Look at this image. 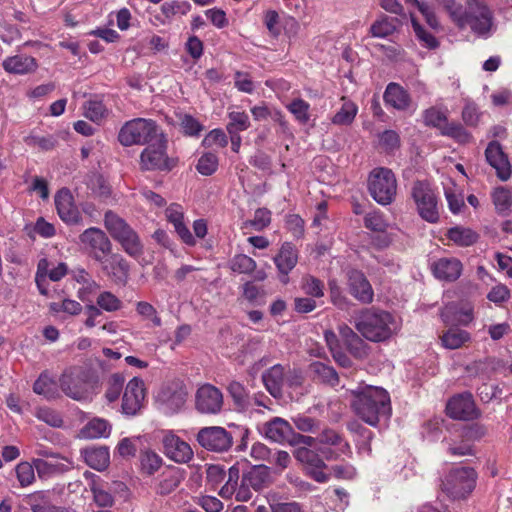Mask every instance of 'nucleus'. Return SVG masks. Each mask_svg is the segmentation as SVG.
I'll return each instance as SVG.
<instances>
[{
    "label": "nucleus",
    "instance_id": "48",
    "mask_svg": "<svg viewBox=\"0 0 512 512\" xmlns=\"http://www.w3.org/2000/svg\"><path fill=\"white\" fill-rule=\"evenodd\" d=\"M294 457L297 461L305 465L306 470L317 465H324L319 455L307 447L297 448L294 451Z\"/></svg>",
    "mask_w": 512,
    "mask_h": 512
},
{
    "label": "nucleus",
    "instance_id": "53",
    "mask_svg": "<svg viewBox=\"0 0 512 512\" xmlns=\"http://www.w3.org/2000/svg\"><path fill=\"white\" fill-rule=\"evenodd\" d=\"M24 142L30 147H38L44 151L52 150L57 144L53 136H40L34 133L26 136Z\"/></svg>",
    "mask_w": 512,
    "mask_h": 512
},
{
    "label": "nucleus",
    "instance_id": "2",
    "mask_svg": "<svg viewBox=\"0 0 512 512\" xmlns=\"http://www.w3.org/2000/svg\"><path fill=\"white\" fill-rule=\"evenodd\" d=\"M355 329L368 341L379 343L391 339L400 330V321L384 310L365 309L355 319Z\"/></svg>",
    "mask_w": 512,
    "mask_h": 512
},
{
    "label": "nucleus",
    "instance_id": "44",
    "mask_svg": "<svg viewBox=\"0 0 512 512\" xmlns=\"http://www.w3.org/2000/svg\"><path fill=\"white\" fill-rule=\"evenodd\" d=\"M35 416L40 421L53 428H61L64 420L59 412L48 407H39L35 411Z\"/></svg>",
    "mask_w": 512,
    "mask_h": 512
},
{
    "label": "nucleus",
    "instance_id": "1",
    "mask_svg": "<svg viewBox=\"0 0 512 512\" xmlns=\"http://www.w3.org/2000/svg\"><path fill=\"white\" fill-rule=\"evenodd\" d=\"M351 406L354 412L367 424L376 426L381 418L391 415L388 392L377 386L366 385L352 391Z\"/></svg>",
    "mask_w": 512,
    "mask_h": 512
},
{
    "label": "nucleus",
    "instance_id": "38",
    "mask_svg": "<svg viewBox=\"0 0 512 512\" xmlns=\"http://www.w3.org/2000/svg\"><path fill=\"white\" fill-rule=\"evenodd\" d=\"M447 237L459 246H470L474 244L478 235L470 228L456 226L448 230Z\"/></svg>",
    "mask_w": 512,
    "mask_h": 512
},
{
    "label": "nucleus",
    "instance_id": "41",
    "mask_svg": "<svg viewBox=\"0 0 512 512\" xmlns=\"http://www.w3.org/2000/svg\"><path fill=\"white\" fill-rule=\"evenodd\" d=\"M228 119L226 128L230 135L238 134L250 127L249 116L244 111H231L228 113Z\"/></svg>",
    "mask_w": 512,
    "mask_h": 512
},
{
    "label": "nucleus",
    "instance_id": "10",
    "mask_svg": "<svg viewBox=\"0 0 512 512\" xmlns=\"http://www.w3.org/2000/svg\"><path fill=\"white\" fill-rule=\"evenodd\" d=\"M166 149L167 139L161 133L142 151L140 156L142 168L145 170H171L175 162L167 156Z\"/></svg>",
    "mask_w": 512,
    "mask_h": 512
},
{
    "label": "nucleus",
    "instance_id": "55",
    "mask_svg": "<svg viewBox=\"0 0 512 512\" xmlns=\"http://www.w3.org/2000/svg\"><path fill=\"white\" fill-rule=\"evenodd\" d=\"M441 134L449 136L461 143H466L470 140V134L458 123H447L442 127Z\"/></svg>",
    "mask_w": 512,
    "mask_h": 512
},
{
    "label": "nucleus",
    "instance_id": "50",
    "mask_svg": "<svg viewBox=\"0 0 512 512\" xmlns=\"http://www.w3.org/2000/svg\"><path fill=\"white\" fill-rule=\"evenodd\" d=\"M287 108L301 124H306L310 120V105L303 99H294Z\"/></svg>",
    "mask_w": 512,
    "mask_h": 512
},
{
    "label": "nucleus",
    "instance_id": "8",
    "mask_svg": "<svg viewBox=\"0 0 512 512\" xmlns=\"http://www.w3.org/2000/svg\"><path fill=\"white\" fill-rule=\"evenodd\" d=\"M368 191L378 204H391L397 193V180L392 170L384 167L372 170L368 178Z\"/></svg>",
    "mask_w": 512,
    "mask_h": 512
},
{
    "label": "nucleus",
    "instance_id": "51",
    "mask_svg": "<svg viewBox=\"0 0 512 512\" xmlns=\"http://www.w3.org/2000/svg\"><path fill=\"white\" fill-rule=\"evenodd\" d=\"M91 492L93 494V500L99 507H112L114 504V497L112 494L102 485L93 482L91 484Z\"/></svg>",
    "mask_w": 512,
    "mask_h": 512
},
{
    "label": "nucleus",
    "instance_id": "26",
    "mask_svg": "<svg viewBox=\"0 0 512 512\" xmlns=\"http://www.w3.org/2000/svg\"><path fill=\"white\" fill-rule=\"evenodd\" d=\"M434 275L442 280L455 281L462 271V264L456 258H441L433 264Z\"/></svg>",
    "mask_w": 512,
    "mask_h": 512
},
{
    "label": "nucleus",
    "instance_id": "36",
    "mask_svg": "<svg viewBox=\"0 0 512 512\" xmlns=\"http://www.w3.org/2000/svg\"><path fill=\"white\" fill-rule=\"evenodd\" d=\"M309 369L315 379L330 386L338 385L339 377L333 367L322 362H313L310 364Z\"/></svg>",
    "mask_w": 512,
    "mask_h": 512
},
{
    "label": "nucleus",
    "instance_id": "39",
    "mask_svg": "<svg viewBox=\"0 0 512 512\" xmlns=\"http://www.w3.org/2000/svg\"><path fill=\"white\" fill-rule=\"evenodd\" d=\"M83 114L89 120L100 123L108 115V109L99 99H90L83 105Z\"/></svg>",
    "mask_w": 512,
    "mask_h": 512
},
{
    "label": "nucleus",
    "instance_id": "16",
    "mask_svg": "<svg viewBox=\"0 0 512 512\" xmlns=\"http://www.w3.org/2000/svg\"><path fill=\"white\" fill-rule=\"evenodd\" d=\"M145 399V387L142 379L132 378L126 385L122 398V411L126 415H136Z\"/></svg>",
    "mask_w": 512,
    "mask_h": 512
},
{
    "label": "nucleus",
    "instance_id": "60",
    "mask_svg": "<svg viewBox=\"0 0 512 512\" xmlns=\"http://www.w3.org/2000/svg\"><path fill=\"white\" fill-rule=\"evenodd\" d=\"M497 360L475 361L466 367L470 377H487V370L497 366Z\"/></svg>",
    "mask_w": 512,
    "mask_h": 512
},
{
    "label": "nucleus",
    "instance_id": "54",
    "mask_svg": "<svg viewBox=\"0 0 512 512\" xmlns=\"http://www.w3.org/2000/svg\"><path fill=\"white\" fill-rule=\"evenodd\" d=\"M301 288L305 294L312 297H322L324 295V284L311 275L302 278Z\"/></svg>",
    "mask_w": 512,
    "mask_h": 512
},
{
    "label": "nucleus",
    "instance_id": "34",
    "mask_svg": "<svg viewBox=\"0 0 512 512\" xmlns=\"http://www.w3.org/2000/svg\"><path fill=\"white\" fill-rule=\"evenodd\" d=\"M341 101L342 105L331 118V122L338 126H349L353 123L358 113V106L344 96L341 98Z\"/></svg>",
    "mask_w": 512,
    "mask_h": 512
},
{
    "label": "nucleus",
    "instance_id": "47",
    "mask_svg": "<svg viewBox=\"0 0 512 512\" xmlns=\"http://www.w3.org/2000/svg\"><path fill=\"white\" fill-rule=\"evenodd\" d=\"M495 209L500 214H506L512 204V196L508 189L500 187L494 190L492 194Z\"/></svg>",
    "mask_w": 512,
    "mask_h": 512
},
{
    "label": "nucleus",
    "instance_id": "28",
    "mask_svg": "<svg viewBox=\"0 0 512 512\" xmlns=\"http://www.w3.org/2000/svg\"><path fill=\"white\" fill-rule=\"evenodd\" d=\"M112 426L108 420L95 417L89 420L79 431L83 439L107 438L111 434Z\"/></svg>",
    "mask_w": 512,
    "mask_h": 512
},
{
    "label": "nucleus",
    "instance_id": "27",
    "mask_svg": "<svg viewBox=\"0 0 512 512\" xmlns=\"http://www.w3.org/2000/svg\"><path fill=\"white\" fill-rule=\"evenodd\" d=\"M297 261L298 255L295 248L290 243H284L279 253L274 258L278 270L284 275L281 279L283 283H287V275L295 267Z\"/></svg>",
    "mask_w": 512,
    "mask_h": 512
},
{
    "label": "nucleus",
    "instance_id": "29",
    "mask_svg": "<svg viewBox=\"0 0 512 512\" xmlns=\"http://www.w3.org/2000/svg\"><path fill=\"white\" fill-rule=\"evenodd\" d=\"M262 379L266 389L272 396H280L282 392V386L285 383L284 367L280 364L272 366L263 374Z\"/></svg>",
    "mask_w": 512,
    "mask_h": 512
},
{
    "label": "nucleus",
    "instance_id": "21",
    "mask_svg": "<svg viewBox=\"0 0 512 512\" xmlns=\"http://www.w3.org/2000/svg\"><path fill=\"white\" fill-rule=\"evenodd\" d=\"M262 433L272 442L291 444L294 429L288 421L280 417H274L265 422L261 428Z\"/></svg>",
    "mask_w": 512,
    "mask_h": 512
},
{
    "label": "nucleus",
    "instance_id": "49",
    "mask_svg": "<svg viewBox=\"0 0 512 512\" xmlns=\"http://www.w3.org/2000/svg\"><path fill=\"white\" fill-rule=\"evenodd\" d=\"M270 223L271 212L266 208H259L255 211L253 219L244 222V228L252 227L256 231H261Z\"/></svg>",
    "mask_w": 512,
    "mask_h": 512
},
{
    "label": "nucleus",
    "instance_id": "24",
    "mask_svg": "<svg viewBox=\"0 0 512 512\" xmlns=\"http://www.w3.org/2000/svg\"><path fill=\"white\" fill-rule=\"evenodd\" d=\"M3 69L14 75H27L38 69L37 60L26 54H16L5 58L2 62Z\"/></svg>",
    "mask_w": 512,
    "mask_h": 512
},
{
    "label": "nucleus",
    "instance_id": "4",
    "mask_svg": "<svg viewBox=\"0 0 512 512\" xmlns=\"http://www.w3.org/2000/svg\"><path fill=\"white\" fill-rule=\"evenodd\" d=\"M61 391L78 402H89L95 394L96 381L89 370L82 366L65 369L58 379Z\"/></svg>",
    "mask_w": 512,
    "mask_h": 512
},
{
    "label": "nucleus",
    "instance_id": "35",
    "mask_svg": "<svg viewBox=\"0 0 512 512\" xmlns=\"http://www.w3.org/2000/svg\"><path fill=\"white\" fill-rule=\"evenodd\" d=\"M183 480V472L176 467L165 469L160 475L158 491L160 494L166 495L173 492Z\"/></svg>",
    "mask_w": 512,
    "mask_h": 512
},
{
    "label": "nucleus",
    "instance_id": "37",
    "mask_svg": "<svg viewBox=\"0 0 512 512\" xmlns=\"http://www.w3.org/2000/svg\"><path fill=\"white\" fill-rule=\"evenodd\" d=\"M398 22L396 18L381 16L371 25L369 33L372 37H388L395 32Z\"/></svg>",
    "mask_w": 512,
    "mask_h": 512
},
{
    "label": "nucleus",
    "instance_id": "31",
    "mask_svg": "<svg viewBox=\"0 0 512 512\" xmlns=\"http://www.w3.org/2000/svg\"><path fill=\"white\" fill-rule=\"evenodd\" d=\"M242 478L245 484L250 485L255 491H259L271 483L270 468L264 465L254 466Z\"/></svg>",
    "mask_w": 512,
    "mask_h": 512
},
{
    "label": "nucleus",
    "instance_id": "30",
    "mask_svg": "<svg viewBox=\"0 0 512 512\" xmlns=\"http://www.w3.org/2000/svg\"><path fill=\"white\" fill-rule=\"evenodd\" d=\"M187 392L182 386L165 387L158 393V399L171 411L180 409L186 402Z\"/></svg>",
    "mask_w": 512,
    "mask_h": 512
},
{
    "label": "nucleus",
    "instance_id": "46",
    "mask_svg": "<svg viewBox=\"0 0 512 512\" xmlns=\"http://www.w3.org/2000/svg\"><path fill=\"white\" fill-rule=\"evenodd\" d=\"M35 470L33 461L31 463L23 461L17 464L15 472L21 487H27L35 481Z\"/></svg>",
    "mask_w": 512,
    "mask_h": 512
},
{
    "label": "nucleus",
    "instance_id": "45",
    "mask_svg": "<svg viewBox=\"0 0 512 512\" xmlns=\"http://www.w3.org/2000/svg\"><path fill=\"white\" fill-rule=\"evenodd\" d=\"M229 265L232 271L240 274H249L253 272L257 266L255 260L245 254L235 255L230 260Z\"/></svg>",
    "mask_w": 512,
    "mask_h": 512
},
{
    "label": "nucleus",
    "instance_id": "6",
    "mask_svg": "<svg viewBox=\"0 0 512 512\" xmlns=\"http://www.w3.org/2000/svg\"><path fill=\"white\" fill-rule=\"evenodd\" d=\"M163 133L155 121L135 118L127 121L118 133V141L125 147L148 144Z\"/></svg>",
    "mask_w": 512,
    "mask_h": 512
},
{
    "label": "nucleus",
    "instance_id": "58",
    "mask_svg": "<svg viewBox=\"0 0 512 512\" xmlns=\"http://www.w3.org/2000/svg\"><path fill=\"white\" fill-rule=\"evenodd\" d=\"M218 167V158L213 153H206L200 157L197 164V170L200 174L212 175Z\"/></svg>",
    "mask_w": 512,
    "mask_h": 512
},
{
    "label": "nucleus",
    "instance_id": "57",
    "mask_svg": "<svg viewBox=\"0 0 512 512\" xmlns=\"http://www.w3.org/2000/svg\"><path fill=\"white\" fill-rule=\"evenodd\" d=\"M162 465V458L153 451H145L141 454V467L142 470L152 475Z\"/></svg>",
    "mask_w": 512,
    "mask_h": 512
},
{
    "label": "nucleus",
    "instance_id": "61",
    "mask_svg": "<svg viewBox=\"0 0 512 512\" xmlns=\"http://www.w3.org/2000/svg\"><path fill=\"white\" fill-rule=\"evenodd\" d=\"M364 225L375 232H384L388 226L382 213L377 211L370 212L365 216Z\"/></svg>",
    "mask_w": 512,
    "mask_h": 512
},
{
    "label": "nucleus",
    "instance_id": "14",
    "mask_svg": "<svg viewBox=\"0 0 512 512\" xmlns=\"http://www.w3.org/2000/svg\"><path fill=\"white\" fill-rule=\"evenodd\" d=\"M103 273L116 285L126 286L130 279V264L119 253H111L98 261Z\"/></svg>",
    "mask_w": 512,
    "mask_h": 512
},
{
    "label": "nucleus",
    "instance_id": "15",
    "mask_svg": "<svg viewBox=\"0 0 512 512\" xmlns=\"http://www.w3.org/2000/svg\"><path fill=\"white\" fill-rule=\"evenodd\" d=\"M163 452L170 460L185 464L193 458L190 445L172 432H166L162 438Z\"/></svg>",
    "mask_w": 512,
    "mask_h": 512
},
{
    "label": "nucleus",
    "instance_id": "9",
    "mask_svg": "<svg viewBox=\"0 0 512 512\" xmlns=\"http://www.w3.org/2000/svg\"><path fill=\"white\" fill-rule=\"evenodd\" d=\"M411 197L422 219L429 223L439 220L437 198L430 184L426 181H416L411 188Z\"/></svg>",
    "mask_w": 512,
    "mask_h": 512
},
{
    "label": "nucleus",
    "instance_id": "20",
    "mask_svg": "<svg viewBox=\"0 0 512 512\" xmlns=\"http://www.w3.org/2000/svg\"><path fill=\"white\" fill-rule=\"evenodd\" d=\"M238 479H239V468L236 466H232L228 470V479L224 486L220 489V496L223 498H231L232 495H235V499L239 502H247L252 498V492L250 490L251 486L245 484L244 479L242 478L241 484L238 487Z\"/></svg>",
    "mask_w": 512,
    "mask_h": 512
},
{
    "label": "nucleus",
    "instance_id": "40",
    "mask_svg": "<svg viewBox=\"0 0 512 512\" xmlns=\"http://www.w3.org/2000/svg\"><path fill=\"white\" fill-rule=\"evenodd\" d=\"M443 345L448 349H458L470 341V334L461 329H449L441 338Z\"/></svg>",
    "mask_w": 512,
    "mask_h": 512
},
{
    "label": "nucleus",
    "instance_id": "43",
    "mask_svg": "<svg viewBox=\"0 0 512 512\" xmlns=\"http://www.w3.org/2000/svg\"><path fill=\"white\" fill-rule=\"evenodd\" d=\"M27 503L32 512H54L56 506L51 504L44 492H35L28 496Z\"/></svg>",
    "mask_w": 512,
    "mask_h": 512
},
{
    "label": "nucleus",
    "instance_id": "33",
    "mask_svg": "<svg viewBox=\"0 0 512 512\" xmlns=\"http://www.w3.org/2000/svg\"><path fill=\"white\" fill-rule=\"evenodd\" d=\"M82 454L86 464L95 470H104L109 464V451L106 447L87 448Z\"/></svg>",
    "mask_w": 512,
    "mask_h": 512
},
{
    "label": "nucleus",
    "instance_id": "5",
    "mask_svg": "<svg viewBox=\"0 0 512 512\" xmlns=\"http://www.w3.org/2000/svg\"><path fill=\"white\" fill-rule=\"evenodd\" d=\"M104 226L130 257L138 258L143 254L144 246L138 233L119 215L107 211L104 215Z\"/></svg>",
    "mask_w": 512,
    "mask_h": 512
},
{
    "label": "nucleus",
    "instance_id": "17",
    "mask_svg": "<svg viewBox=\"0 0 512 512\" xmlns=\"http://www.w3.org/2000/svg\"><path fill=\"white\" fill-rule=\"evenodd\" d=\"M446 411L451 418L458 420H472L478 416V411L470 393L452 397L447 403Z\"/></svg>",
    "mask_w": 512,
    "mask_h": 512
},
{
    "label": "nucleus",
    "instance_id": "59",
    "mask_svg": "<svg viewBox=\"0 0 512 512\" xmlns=\"http://www.w3.org/2000/svg\"><path fill=\"white\" fill-rule=\"evenodd\" d=\"M48 265H49V262L47 259H41L38 262V266H37L35 282H36L39 292L42 295L48 294V282H47Z\"/></svg>",
    "mask_w": 512,
    "mask_h": 512
},
{
    "label": "nucleus",
    "instance_id": "13",
    "mask_svg": "<svg viewBox=\"0 0 512 512\" xmlns=\"http://www.w3.org/2000/svg\"><path fill=\"white\" fill-rule=\"evenodd\" d=\"M197 441L203 448L209 451L225 452L231 448L233 437L225 428L211 426L199 430Z\"/></svg>",
    "mask_w": 512,
    "mask_h": 512
},
{
    "label": "nucleus",
    "instance_id": "56",
    "mask_svg": "<svg viewBox=\"0 0 512 512\" xmlns=\"http://www.w3.org/2000/svg\"><path fill=\"white\" fill-rule=\"evenodd\" d=\"M97 305L107 312H114L122 307V301L113 293L103 291L97 297Z\"/></svg>",
    "mask_w": 512,
    "mask_h": 512
},
{
    "label": "nucleus",
    "instance_id": "12",
    "mask_svg": "<svg viewBox=\"0 0 512 512\" xmlns=\"http://www.w3.org/2000/svg\"><path fill=\"white\" fill-rule=\"evenodd\" d=\"M224 405L223 393L212 384L201 385L195 393V408L201 414L217 415Z\"/></svg>",
    "mask_w": 512,
    "mask_h": 512
},
{
    "label": "nucleus",
    "instance_id": "63",
    "mask_svg": "<svg viewBox=\"0 0 512 512\" xmlns=\"http://www.w3.org/2000/svg\"><path fill=\"white\" fill-rule=\"evenodd\" d=\"M234 85L240 92H244L247 94L253 93L255 89V85L250 74L243 71L235 72Z\"/></svg>",
    "mask_w": 512,
    "mask_h": 512
},
{
    "label": "nucleus",
    "instance_id": "42",
    "mask_svg": "<svg viewBox=\"0 0 512 512\" xmlns=\"http://www.w3.org/2000/svg\"><path fill=\"white\" fill-rule=\"evenodd\" d=\"M317 439L320 444L338 447L342 453L349 450L348 443L343 440L337 431L331 428H324L318 435Z\"/></svg>",
    "mask_w": 512,
    "mask_h": 512
},
{
    "label": "nucleus",
    "instance_id": "23",
    "mask_svg": "<svg viewBox=\"0 0 512 512\" xmlns=\"http://www.w3.org/2000/svg\"><path fill=\"white\" fill-rule=\"evenodd\" d=\"M485 157L487 162L496 170L500 180L507 181L511 177V165L498 142L492 141L488 144L485 150Z\"/></svg>",
    "mask_w": 512,
    "mask_h": 512
},
{
    "label": "nucleus",
    "instance_id": "64",
    "mask_svg": "<svg viewBox=\"0 0 512 512\" xmlns=\"http://www.w3.org/2000/svg\"><path fill=\"white\" fill-rule=\"evenodd\" d=\"M345 345L349 352L356 358L362 359L368 355L369 347L359 335H356Z\"/></svg>",
    "mask_w": 512,
    "mask_h": 512
},
{
    "label": "nucleus",
    "instance_id": "3",
    "mask_svg": "<svg viewBox=\"0 0 512 512\" xmlns=\"http://www.w3.org/2000/svg\"><path fill=\"white\" fill-rule=\"evenodd\" d=\"M461 21H451L458 29L469 27L479 38L488 39L496 31L497 25L493 10L484 0H466V8L461 4Z\"/></svg>",
    "mask_w": 512,
    "mask_h": 512
},
{
    "label": "nucleus",
    "instance_id": "7",
    "mask_svg": "<svg viewBox=\"0 0 512 512\" xmlns=\"http://www.w3.org/2000/svg\"><path fill=\"white\" fill-rule=\"evenodd\" d=\"M477 473L467 466L452 468L442 480V490L454 500L465 499L476 486Z\"/></svg>",
    "mask_w": 512,
    "mask_h": 512
},
{
    "label": "nucleus",
    "instance_id": "62",
    "mask_svg": "<svg viewBox=\"0 0 512 512\" xmlns=\"http://www.w3.org/2000/svg\"><path fill=\"white\" fill-rule=\"evenodd\" d=\"M136 311L145 319H150L154 326L159 327L162 324L161 318L158 316L156 309L146 301H139L136 304Z\"/></svg>",
    "mask_w": 512,
    "mask_h": 512
},
{
    "label": "nucleus",
    "instance_id": "25",
    "mask_svg": "<svg viewBox=\"0 0 512 512\" xmlns=\"http://www.w3.org/2000/svg\"><path fill=\"white\" fill-rule=\"evenodd\" d=\"M383 97L386 105L399 111L408 110L412 103L409 93L401 85L393 82L387 85Z\"/></svg>",
    "mask_w": 512,
    "mask_h": 512
},
{
    "label": "nucleus",
    "instance_id": "52",
    "mask_svg": "<svg viewBox=\"0 0 512 512\" xmlns=\"http://www.w3.org/2000/svg\"><path fill=\"white\" fill-rule=\"evenodd\" d=\"M49 309L53 313L64 312L69 315H78L82 311V306L79 302L72 299H64L59 302H52L49 304Z\"/></svg>",
    "mask_w": 512,
    "mask_h": 512
},
{
    "label": "nucleus",
    "instance_id": "18",
    "mask_svg": "<svg viewBox=\"0 0 512 512\" xmlns=\"http://www.w3.org/2000/svg\"><path fill=\"white\" fill-rule=\"evenodd\" d=\"M55 205L57 213L61 220L69 225H76L82 222V216L74 203L71 192L63 188L55 196Z\"/></svg>",
    "mask_w": 512,
    "mask_h": 512
},
{
    "label": "nucleus",
    "instance_id": "19",
    "mask_svg": "<svg viewBox=\"0 0 512 512\" xmlns=\"http://www.w3.org/2000/svg\"><path fill=\"white\" fill-rule=\"evenodd\" d=\"M349 293L363 304H370L374 299V291L365 275L358 270L347 272Z\"/></svg>",
    "mask_w": 512,
    "mask_h": 512
},
{
    "label": "nucleus",
    "instance_id": "22",
    "mask_svg": "<svg viewBox=\"0 0 512 512\" xmlns=\"http://www.w3.org/2000/svg\"><path fill=\"white\" fill-rule=\"evenodd\" d=\"M36 472L40 479H48L63 474L73 468V461L64 456H57L50 460L33 459Z\"/></svg>",
    "mask_w": 512,
    "mask_h": 512
},
{
    "label": "nucleus",
    "instance_id": "11",
    "mask_svg": "<svg viewBox=\"0 0 512 512\" xmlns=\"http://www.w3.org/2000/svg\"><path fill=\"white\" fill-rule=\"evenodd\" d=\"M79 242L95 261H100L112 251V243L106 233L97 227H90L79 235Z\"/></svg>",
    "mask_w": 512,
    "mask_h": 512
},
{
    "label": "nucleus",
    "instance_id": "32",
    "mask_svg": "<svg viewBox=\"0 0 512 512\" xmlns=\"http://www.w3.org/2000/svg\"><path fill=\"white\" fill-rule=\"evenodd\" d=\"M33 391L47 400H56L60 397L57 383L47 371L42 372L34 382Z\"/></svg>",
    "mask_w": 512,
    "mask_h": 512
}]
</instances>
